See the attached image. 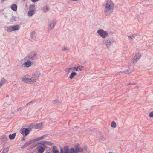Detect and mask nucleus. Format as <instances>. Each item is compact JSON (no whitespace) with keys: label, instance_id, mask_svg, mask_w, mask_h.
<instances>
[{"label":"nucleus","instance_id":"f257e3e1","mask_svg":"<svg viewBox=\"0 0 153 153\" xmlns=\"http://www.w3.org/2000/svg\"><path fill=\"white\" fill-rule=\"evenodd\" d=\"M114 8V3L111 0H108L105 4L104 10V13L106 16L110 15L113 12Z\"/></svg>","mask_w":153,"mask_h":153},{"label":"nucleus","instance_id":"393cba45","mask_svg":"<svg viewBox=\"0 0 153 153\" xmlns=\"http://www.w3.org/2000/svg\"><path fill=\"white\" fill-rule=\"evenodd\" d=\"M16 135V133H14L12 134H10L9 135V138L11 140L15 138Z\"/></svg>","mask_w":153,"mask_h":153},{"label":"nucleus","instance_id":"3c124183","mask_svg":"<svg viewBox=\"0 0 153 153\" xmlns=\"http://www.w3.org/2000/svg\"><path fill=\"white\" fill-rule=\"evenodd\" d=\"M2 153H3V152H2Z\"/></svg>","mask_w":153,"mask_h":153},{"label":"nucleus","instance_id":"2f4dec72","mask_svg":"<svg viewBox=\"0 0 153 153\" xmlns=\"http://www.w3.org/2000/svg\"><path fill=\"white\" fill-rule=\"evenodd\" d=\"M9 150V148L8 147H6L3 150V152L4 153H7Z\"/></svg>","mask_w":153,"mask_h":153},{"label":"nucleus","instance_id":"f3484780","mask_svg":"<svg viewBox=\"0 0 153 153\" xmlns=\"http://www.w3.org/2000/svg\"><path fill=\"white\" fill-rule=\"evenodd\" d=\"M37 148L38 150L37 153H42L45 149V148L42 146H39Z\"/></svg>","mask_w":153,"mask_h":153},{"label":"nucleus","instance_id":"412c9836","mask_svg":"<svg viewBox=\"0 0 153 153\" xmlns=\"http://www.w3.org/2000/svg\"><path fill=\"white\" fill-rule=\"evenodd\" d=\"M7 81L6 79L4 78H2L0 81V87H1L3 84L5 83Z\"/></svg>","mask_w":153,"mask_h":153},{"label":"nucleus","instance_id":"37998d69","mask_svg":"<svg viewBox=\"0 0 153 153\" xmlns=\"http://www.w3.org/2000/svg\"><path fill=\"white\" fill-rule=\"evenodd\" d=\"M54 102L55 103H57V102H58V101L57 100H54Z\"/></svg>","mask_w":153,"mask_h":153},{"label":"nucleus","instance_id":"09e8293b","mask_svg":"<svg viewBox=\"0 0 153 153\" xmlns=\"http://www.w3.org/2000/svg\"><path fill=\"white\" fill-rule=\"evenodd\" d=\"M36 146V145H35L34 146H33L35 147V146Z\"/></svg>","mask_w":153,"mask_h":153},{"label":"nucleus","instance_id":"c03bdc74","mask_svg":"<svg viewBox=\"0 0 153 153\" xmlns=\"http://www.w3.org/2000/svg\"><path fill=\"white\" fill-rule=\"evenodd\" d=\"M20 109V108H18L17 109H16V111H19V110Z\"/></svg>","mask_w":153,"mask_h":153},{"label":"nucleus","instance_id":"2eb2a0df","mask_svg":"<svg viewBox=\"0 0 153 153\" xmlns=\"http://www.w3.org/2000/svg\"><path fill=\"white\" fill-rule=\"evenodd\" d=\"M36 80L39 78L41 75V73L40 71H36L32 74Z\"/></svg>","mask_w":153,"mask_h":153},{"label":"nucleus","instance_id":"4468645a","mask_svg":"<svg viewBox=\"0 0 153 153\" xmlns=\"http://www.w3.org/2000/svg\"><path fill=\"white\" fill-rule=\"evenodd\" d=\"M83 67L82 66H79L73 68V70L74 71H80L82 70Z\"/></svg>","mask_w":153,"mask_h":153},{"label":"nucleus","instance_id":"7ed1b4c3","mask_svg":"<svg viewBox=\"0 0 153 153\" xmlns=\"http://www.w3.org/2000/svg\"><path fill=\"white\" fill-rule=\"evenodd\" d=\"M20 28V26L19 25H13L7 27L6 31L8 32H11L13 31L18 30Z\"/></svg>","mask_w":153,"mask_h":153},{"label":"nucleus","instance_id":"49530a36","mask_svg":"<svg viewBox=\"0 0 153 153\" xmlns=\"http://www.w3.org/2000/svg\"><path fill=\"white\" fill-rule=\"evenodd\" d=\"M5 0H2L1 1V2H4V1H5Z\"/></svg>","mask_w":153,"mask_h":153},{"label":"nucleus","instance_id":"de8ad7c7","mask_svg":"<svg viewBox=\"0 0 153 153\" xmlns=\"http://www.w3.org/2000/svg\"><path fill=\"white\" fill-rule=\"evenodd\" d=\"M30 104V103H27V104H26V105H28V104Z\"/></svg>","mask_w":153,"mask_h":153},{"label":"nucleus","instance_id":"a19ab883","mask_svg":"<svg viewBox=\"0 0 153 153\" xmlns=\"http://www.w3.org/2000/svg\"><path fill=\"white\" fill-rule=\"evenodd\" d=\"M63 150L62 148H60V153H63Z\"/></svg>","mask_w":153,"mask_h":153},{"label":"nucleus","instance_id":"9b49d317","mask_svg":"<svg viewBox=\"0 0 153 153\" xmlns=\"http://www.w3.org/2000/svg\"><path fill=\"white\" fill-rule=\"evenodd\" d=\"M56 23L55 21H52L49 24L48 26L51 30H52L54 28Z\"/></svg>","mask_w":153,"mask_h":153},{"label":"nucleus","instance_id":"39448f33","mask_svg":"<svg viewBox=\"0 0 153 153\" xmlns=\"http://www.w3.org/2000/svg\"><path fill=\"white\" fill-rule=\"evenodd\" d=\"M25 62L22 65V67L24 68H28L30 67L33 64V62L29 61H24Z\"/></svg>","mask_w":153,"mask_h":153},{"label":"nucleus","instance_id":"c9c22d12","mask_svg":"<svg viewBox=\"0 0 153 153\" xmlns=\"http://www.w3.org/2000/svg\"><path fill=\"white\" fill-rule=\"evenodd\" d=\"M10 105V104L7 103L6 102L4 104L3 106L4 107H7V106H8Z\"/></svg>","mask_w":153,"mask_h":153},{"label":"nucleus","instance_id":"0eeeda50","mask_svg":"<svg viewBox=\"0 0 153 153\" xmlns=\"http://www.w3.org/2000/svg\"><path fill=\"white\" fill-rule=\"evenodd\" d=\"M114 42V40L113 39H105L103 41V43L105 45L107 48H108Z\"/></svg>","mask_w":153,"mask_h":153},{"label":"nucleus","instance_id":"dca6fc26","mask_svg":"<svg viewBox=\"0 0 153 153\" xmlns=\"http://www.w3.org/2000/svg\"><path fill=\"white\" fill-rule=\"evenodd\" d=\"M29 78L30 84L34 83L37 80L33 75L31 76L29 75Z\"/></svg>","mask_w":153,"mask_h":153},{"label":"nucleus","instance_id":"4be33fe9","mask_svg":"<svg viewBox=\"0 0 153 153\" xmlns=\"http://www.w3.org/2000/svg\"><path fill=\"white\" fill-rule=\"evenodd\" d=\"M17 6L16 4H13L12 5L11 8V9L14 11H16L17 10Z\"/></svg>","mask_w":153,"mask_h":153},{"label":"nucleus","instance_id":"cd10ccee","mask_svg":"<svg viewBox=\"0 0 153 153\" xmlns=\"http://www.w3.org/2000/svg\"><path fill=\"white\" fill-rule=\"evenodd\" d=\"M35 12L33 11L29 10L28 13V16L29 17L32 16L34 14Z\"/></svg>","mask_w":153,"mask_h":153},{"label":"nucleus","instance_id":"5701e85b","mask_svg":"<svg viewBox=\"0 0 153 153\" xmlns=\"http://www.w3.org/2000/svg\"><path fill=\"white\" fill-rule=\"evenodd\" d=\"M29 9L30 11H33L35 12V7L34 5H30L29 7Z\"/></svg>","mask_w":153,"mask_h":153},{"label":"nucleus","instance_id":"72a5a7b5","mask_svg":"<svg viewBox=\"0 0 153 153\" xmlns=\"http://www.w3.org/2000/svg\"><path fill=\"white\" fill-rule=\"evenodd\" d=\"M71 70H73V68H68L66 69L65 70V71L66 72H67L68 73H69L70 72V71Z\"/></svg>","mask_w":153,"mask_h":153},{"label":"nucleus","instance_id":"4c0bfd02","mask_svg":"<svg viewBox=\"0 0 153 153\" xmlns=\"http://www.w3.org/2000/svg\"><path fill=\"white\" fill-rule=\"evenodd\" d=\"M53 153H59L58 151L57 150H53Z\"/></svg>","mask_w":153,"mask_h":153},{"label":"nucleus","instance_id":"aec40b11","mask_svg":"<svg viewBox=\"0 0 153 153\" xmlns=\"http://www.w3.org/2000/svg\"><path fill=\"white\" fill-rule=\"evenodd\" d=\"M49 10V7L47 5L44 6L43 7L42 10V11L45 13L48 12Z\"/></svg>","mask_w":153,"mask_h":153},{"label":"nucleus","instance_id":"ddd939ff","mask_svg":"<svg viewBox=\"0 0 153 153\" xmlns=\"http://www.w3.org/2000/svg\"><path fill=\"white\" fill-rule=\"evenodd\" d=\"M42 127V123H39L34 125L32 126V128L35 129H40Z\"/></svg>","mask_w":153,"mask_h":153},{"label":"nucleus","instance_id":"c756f323","mask_svg":"<svg viewBox=\"0 0 153 153\" xmlns=\"http://www.w3.org/2000/svg\"><path fill=\"white\" fill-rule=\"evenodd\" d=\"M61 50L62 51H68L69 50L68 47L65 46L62 47Z\"/></svg>","mask_w":153,"mask_h":153},{"label":"nucleus","instance_id":"ea45409f","mask_svg":"<svg viewBox=\"0 0 153 153\" xmlns=\"http://www.w3.org/2000/svg\"><path fill=\"white\" fill-rule=\"evenodd\" d=\"M36 100H34L33 101H32L30 102H29V103H34L35 102H36Z\"/></svg>","mask_w":153,"mask_h":153},{"label":"nucleus","instance_id":"1a4fd4ad","mask_svg":"<svg viewBox=\"0 0 153 153\" xmlns=\"http://www.w3.org/2000/svg\"><path fill=\"white\" fill-rule=\"evenodd\" d=\"M21 134L23 135L25 134L26 136H27L30 133V130L27 128H23L21 130Z\"/></svg>","mask_w":153,"mask_h":153},{"label":"nucleus","instance_id":"f8f14e48","mask_svg":"<svg viewBox=\"0 0 153 153\" xmlns=\"http://www.w3.org/2000/svg\"><path fill=\"white\" fill-rule=\"evenodd\" d=\"M39 143L42 145L43 146H45V145H48L49 146H52L53 144V143H52L51 142L49 141H42L40 142Z\"/></svg>","mask_w":153,"mask_h":153},{"label":"nucleus","instance_id":"6e6552de","mask_svg":"<svg viewBox=\"0 0 153 153\" xmlns=\"http://www.w3.org/2000/svg\"><path fill=\"white\" fill-rule=\"evenodd\" d=\"M141 56L140 53H137L135 54L132 60V62L134 63H136L140 59Z\"/></svg>","mask_w":153,"mask_h":153},{"label":"nucleus","instance_id":"58836bf2","mask_svg":"<svg viewBox=\"0 0 153 153\" xmlns=\"http://www.w3.org/2000/svg\"><path fill=\"white\" fill-rule=\"evenodd\" d=\"M34 33L35 32L33 31L31 33V36L32 38H33V35L34 34Z\"/></svg>","mask_w":153,"mask_h":153},{"label":"nucleus","instance_id":"f03ea898","mask_svg":"<svg viewBox=\"0 0 153 153\" xmlns=\"http://www.w3.org/2000/svg\"><path fill=\"white\" fill-rule=\"evenodd\" d=\"M38 58L36 54L34 52H32L27 56H26L23 59L24 61H27L28 60L32 62L36 60Z\"/></svg>","mask_w":153,"mask_h":153},{"label":"nucleus","instance_id":"79ce46f5","mask_svg":"<svg viewBox=\"0 0 153 153\" xmlns=\"http://www.w3.org/2000/svg\"><path fill=\"white\" fill-rule=\"evenodd\" d=\"M25 140V138H22V139L21 140L23 141Z\"/></svg>","mask_w":153,"mask_h":153},{"label":"nucleus","instance_id":"20e7f679","mask_svg":"<svg viewBox=\"0 0 153 153\" xmlns=\"http://www.w3.org/2000/svg\"><path fill=\"white\" fill-rule=\"evenodd\" d=\"M97 33L100 37L103 38H105L108 35L107 32L102 29L98 30L97 31Z\"/></svg>","mask_w":153,"mask_h":153},{"label":"nucleus","instance_id":"8fccbe9b","mask_svg":"<svg viewBox=\"0 0 153 153\" xmlns=\"http://www.w3.org/2000/svg\"><path fill=\"white\" fill-rule=\"evenodd\" d=\"M50 153V152H48V153Z\"/></svg>","mask_w":153,"mask_h":153},{"label":"nucleus","instance_id":"473e14b6","mask_svg":"<svg viewBox=\"0 0 153 153\" xmlns=\"http://www.w3.org/2000/svg\"><path fill=\"white\" fill-rule=\"evenodd\" d=\"M75 152V150L73 148H71L69 150L68 153H74Z\"/></svg>","mask_w":153,"mask_h":153},{"label":"nucleus","instance_id":"c85d7f7f","mask_svg":"<svg viewBox=\"0 0 153 153\" xmlns=\"http://www.w3.org/2000/svg\"><path fill=\"white\" fill-rule=\"evenodd\" d=\"M63 149L64 152L65 153H68V152L69 150L68 146H65L63 148Z\"/></svg>","mask_w":153,"mask_h":153},{"label":"nucleus","instance_id":"bb28decb","mask_svg":"<svg viewBox=\"0 0 153 153\" xmlns=\"http://www.w3.org/2000/svg\"><path fill=\"white\" fill-rule=\"evenodd\" d=\"M137 35V34H131L128 36V38L129 39L131 40L133 39L134 37L136 36Z\"/></svg>","mask_w":153,"mask_h":153},{"label":"nucleus","instance_id":"a211bd4d","mask_svg":"<svg viewBox=\"0 0 153 153\" xmlns=\"http://www.w3.org/2000/svg\"><path fill=\"white\" fill-rule=\"evenodd\" d=\"M75 152L77 153L78 152H82L83 150L82 148L79 147L78 146H76L75 147Z\"/></svg>","mask_w":153,"mask_h":153},{"label":"nucleus","instance_id":"9d476101","mask_svg":"<svg viewBox=\"0 0 153 153\" xmlns=\"http://www.w3.org/2000/svg\"><path fill=\"white\" fill-rule=\"evenodd\" d=\"M34 142H34L33 139L32 140H30V141H29L26 142L25 144H24V145H22L21 147V148H24L28 146L30 144H31L33 143H34Z\"/></svg>","mask_w":153,"mask_h":153},{"label":"nucleus","instance_id":"a878e982","mask_svg":"<svg viewBox=\"0 0 153 153\" xmlns=\"http://www.w3.org/2000/svg\"><path fill=\"white\" fill-rule=\"evenodd\" d=\"M77 75V74L75 72H73L71 73L69 76V78L70 79H72L74 77Z\"/></svg>","mask_w":153,"mask_h":153},{"label":"nucleus","instance_id":"f704fd0d","mask_svg":"<svg viewBox=\"0 0 153 153\" xmlns=\"http://www.w3.org/2000/svg\"><path fill=\"white\" fill-rule=\"evenodd\" d=\"M124 72L126 74H129L131 72V71L129 69H128L124 71Z\"/></svg>","mask_w":153,"mask_h":153},{"label":"nucleus","instance_id":"b1692460","mask_svg":"<svg viewBox=\"0 0 153 153\" xmlns=\"http://www.w3.org/2000/svg\"><path fill=\"white\" fill-rule=\"evenodd\" d=\"M18 18L15 16H13L12 18L10 19V21L11 22L16 21L18 20Z\"/></svg>","mask_w":153,"mask_h":153},{"label":"nucleus","instance_id":"7c9ffc66","mask_svg":"<svg viewBox=\"0 0 153 153\" xmlns=\"http://www.w3.org/2000/svg\"><path fill=\"white\" fill-rule=\"evenodd\" d=\"M111 126L113 128H116V123L114 121L112 122L111 123Z\"/></svg>","mask_w":153,"mask_h":153},{"label":"nucleus","instance_id":"a18cd8bd","mask_svg":"<svg viewBox=\"0 0 153 153\" xmlns=\"http://www.w3.org/2000/svg\"><path fill=\"white\" fill-rule=\"evenodd\" d=\"M101 139L102 140H105V139L103 137H102L101 138Z\"/></svg>","mask_w":153,"mask_h":153},{"label":"nucleus","instance_id":"e433bc0d","mask_svg":"<svg viewBox=\"0 0 153 153\" xmlns=\"http://www.w3.org/2000/svg\"><path fill=\"white\" fill-rule=\"evenodd\" d=\"M149 117H153V111H152L149 113Z\"/></svg>","mask_w":153,"mask_h":153},{"label":"nucleus","instance_id":"6ab92c4d","mask_svg":"<svg viewBox=\"0 0 153 153\" xmlns=\"http://www.w3.org/2000/svg\"><path fill=\"white\" fill-rule=\"evenodd\" d=\"M46 136H47V135H45L39 137L37 138L33 139V140L35 142L42 140L43 139L45 138L46 137Z\"/></svg>","mask_w":153,"mask_h":153},{"label":"nucleus","instance_id":"423d86ee","mask_svg":"<svg viewBox=\"0 0 153 153\" xmlns=\"http://www.w3.org/2000/svg\"><path fill=\"white\" fill-rule=\"evenodd\" d=\"M21 79L23 82L26 83L30 84L29 75L27 74L23 76Z\"/></svg>","mask_w":153,"mask_h":153}]
</instances>
